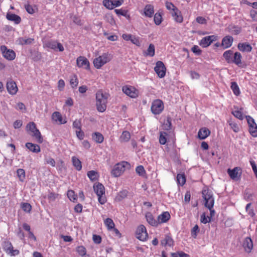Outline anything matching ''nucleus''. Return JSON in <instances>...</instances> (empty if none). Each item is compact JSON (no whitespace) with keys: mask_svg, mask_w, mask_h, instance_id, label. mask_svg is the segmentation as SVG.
<instances>
[{"mask_svg":"<svg viewBox=\"0 0 257 257\" xmlns=\"http://www.w3.org/2000/svg\"><path fill=\"white\" fill-rule=\"evenodd\" d=\"M109 97L108 93L103 92L101 90L97 91L96 93V106L99 112H103L105 111Z\"/></svg>","mask_w":257,"mask_h":257,"instance_id":"f257e3e1","label":"nucleus"},{"mask_svg":"<svg viewBox=\"0 0 257 257\" xmlns=\"http://www.w3.org/2000/svg\"><path fill=\"white\" fill-rule=\"evenodd\" d=\"M112 58V56L110 53H103L102 55L94 59L93 64L95 68L99 69L103 65L109 62Z\"/></svg>","mask_w":257,"mask_h":257,"instance_id":"f03ea898","label":"nucleus"},{"mask_svg":"<svg viewBox=\"0 0 257 257\" xmlns=\"http://www.w3.org/2000/svg\"><path fill=\"white\" fill-rule=\"evenodd\" d=\"M93 189L98 197L99 203L102 205L104 204L107 201V198L105 194L104 186L102 184L98 183L94 185Z\"/></svg>","mask_w":257,"mask_h":257,"instance_id":"7ed1b4c3","label":"nucleus"},{"mask_svg":"<svg viewBox=\"0 0 257 257\" xmlns=\"http://www.w3.org/2000/svg\"><path fill=\"white\" fill-rule=\"evenodd\" d=\"M26 129L27 131L31 132V135L37 140L38 143L40 144L43 143V139L41 133L39 130L37 128L36 124L34 122H29L26 126Z\"/></svg>","mask_w":257,"mask_h":257,"instance_id":"20e7f679","label":"nucleus"},{"mask_svg":"<svg viewBox=\"0 0 257 257\" xmlns=\"http://www.w3.org/2000/svg\"><path fill=\"white\" fill-rule=\"evenodd\" d=\"M0 51L3 57L8 61H12L16 58V52L13 50L9 49L5 45L0 46Z\"/></svg>","mask_w":257,"mask_h":257,"instance_id":"39448f33","label":"nucleus"},{"mask_svg":"<svg viewBox=\"0 0 257 257\" xmlns=\"http://www.w3.org/2000/svg\"><path fill=\"white\" fill-rule=\"evenodd\" d=\"M122 92L132 98H136L139 96V90L135 87L126 85L122 87Z\"/></svg>","mask_w":257,"mask_h":257,"instance_id":"423d86ee","label":"nucleus"},{"mask_svg":"<svg viewBox=\"0 0 257 257\" xmlns=\"http://www.w3.org/2000/svg\"><path fill=\"white\" fill-rule=\"evenodd\" d=\"M2 246L4 250L11 256H15L20 253L19 250L14 249L12 243L8 240L4 241Z\"/></svg>","mask_w":257,"mask_h":257,"instance_id":"0eeeda50","label":"nucleus"},{"mask_svg":"<svg viewBox=\"0 0 257 257\" xmlns=\"http://www.w3.org/2000/svg\"><path fill=\"white\" fill-rule=\"evenodd\" d=\"M127 164V162H122L115 165L111 172L112 176L115 177L120 176L124 172Z\"/></svg>","mask_w":257,"mask_h":257,"instance_id":"6e6552de","label":"nucleus"},{"mask_svg":"<svg viewBox=\"0 0 257 257\" xmlns=\"http://www.w3.org/2000/svg\"><path fill=\"white\" fill-rule=\"evenodd\" d=\"M151 111L154 114H160L164 109L163 102L160 99H156L152 103Z\"/></svg>","mask_w":257,"mask_h":257,"instance_id":"1a4fd4ad","label":"nucleus"},{"mask_svg":"<svg viewBox=\"0 0 257 257\" xmlns=\"http://www.w3.org/2000/svg\"><path fill=\"white\" fill-rule=\"evenodd\" d=\"M202 196L204 198L205 202V206L208 209H210L213 207L214 204V200L212 195L209 193L208 190H204L202 191Z\"/></svg>","mask_w":257,"mask_h":257,"instance_id":"9d476101","label":"nucleus"},{"mask_svg":"<svg viewBox=\"0 0 257 257\" xmlns=\"http://www.w3.org/2000/svg\"><path fill=\"white\" fill-rule=\"evenodd\" d=\"M136 237L141 241H146L148 237L146 227L144 225H139L137 228Z\"/></svg>","mask_w":257,"mask_h":257,"instance_id":"9b49d317","label":"nucleus"},{"mask_svg":"<svg viewBox=\"0 0 257 257\" xmlns=\"http://www.w3.org/2000/svg\"><path fill=\"white\" fill-rule=\"evenodd\" d=\"M154 70L160 78H164L166 75V68L162 61H158L156 62Z\"/></svg>","mask_w":257,"mask_h":257,"instance_id":"f8f14e48","label":"nucleus"},{"mask_svg":"<svg viewBox=\"0 0 257 257\" xmlns=\"http://www.w3.org/2000/svg\"><path fill=\"white\" fill-rule=\"evenodd\" d=\"M218 40V36L216 35H210L203 37L199 42V45L202 48H207L210 46L211 43Z\"/></svg>","mask_w":257,"mask_h":257,"instance_id":"ddd939ff","label":"nucleus"},{"mask_svg":"<svg viewBox=\"0 0 257 257\" xmlns=\"http://www.w3.org/2000/svg\"><path fill=\"white\" fill-rule=\"evenodd\" d=\"M227 173L231 179L237 180L240 178L241 170L239 167H235L233 169H228Z\"/></svg>","mask_w":257,"mask_h":257,"instance_id":"4468645a","label":"nucleus"},{"mask_svg":"<svg viewBox=\"0 0 257 257\" xmlns=\"http://www.w3.org/2000/svg\"><path fill=\"white\" fill-rule=\"evenodd\" d=\"M52 120L58 124H65L67 122L66 117H63L60 112L55 111L52 114Z\"/></svg>","mask_w":257,"mask_h":257,"instance_id":"2eb2a0df","label":"nucleus"},{"mask_svg":"<svg viewBox=\"0 0 257 257\" xmlns=\"http://www.w3.org/2000/svg\"><path fill=\"white\" fill-rule=\"evenodd\" d=\"M76 63L79 68H83L87 70L90 69V63L84 56L78 57L76 60Z\"/></svg>","mask_w":257,"mask_h":257,"instance_id":"dca6fc26","label":"nucleus"},{"mask_svg":"<svg viewBox=\"0 0 257 257\" xmlns=\"http://www.w3.org/2000/svg\"><path fill=\"white\" fill-rule=\"evenodd\" d=\"M7 89L8 92L11 95L16 94L18 90L16 83L12 80L7 82Z\"/></svg>","mask_w":257,"mask_h":257,"instance_id":"f3484780","label":"nucleus"},{"mask_svg":"<svg viewBox=\"0 0 257 257\" xmlns=\"http://www.w3.org/2000/svg\"><path fill=\"white\" fill-rule=\"evenodd\" d=\"M46 45L47 47L54 50H56L57 49H58L60 52H62L64 50L63 45L60 43L55 41H49L46 44Z\"/></svg>","mask_w":257,"mask_h":257,"instance_id":"a211bd4d","label":"nucleus"},{"mask_svg":"<svg viewBox=\"0 0 257 257\" xmlns=\"http://www.w3.org/2000/svg\"><path fill=\"white\" fill-rule=\"evenodd\" d=\"M145 217L147 222L150 225L154 227H157L159 225V221L158 219H156L151 212H147L146 213Z\"/></svg>","mask_w":257,"mask_h":257,"instance_id":"6ab92c4d","label":"nucleus"},{"mask_svg":"<svg viewBox=\"0 0 257 257\" xmlns=\"http://www.w3.org/2000/svg\"><path fill=\"white\" fill-rule=\"evenodd\" d=\"M233 42V38L231 36H226L223 38L221 44V46L223 49H227L230 47Z\"/></svg>","mask_w":257,"mask_h":257,"instance_id":"aec40b11","label":"nucleus"},{"mask_svg":"<svg viewBox=\"0 0 257 257\" xmlns=\"http://www.w3.org/2000/svg\"><path fill=\"white\" fill-rule=\"evenodd\" d=\"M210 134V130L207 127H204L201 128L198 133V138L200 140H204L207 138Z\"/></svg>","mask_w":257,"mask_h":257,"instance_id":"412c9836","label":"nucleus"},{"mask_svg":"<svg viewBox=\"0 0 257 257\" xmlns=\"http://www.w3.org/2000/svg\"><path fill=\"white\" fill-rule=\"evenodd\" d=\"M243 246L245 251L248 253L251 252L253 247V243L250 237H246L243 241Z\"/></svg>","mask_w":257,"mask_h":257,"instance_id":"4be33fe9","label":"nucleus"},{"mask_svg":"<svg viewBox=\"0 0 257 257\" xmlns=\"http://www.w3.org/2000/svg\"><path fill=\"white\" fill-rule=\"evenodd\" d=\"M161 243L164 246L173 247L174 245V241L170 235H166L164 238L161 241Z\"/></svg>","mask_w":257,"mask_h":257,"instance_id":"5701e85b","label":"nucleus"},{"mask_svg":"<svg viewBox=\"0 0 257 257\" xmlns=\"http://www.w3.org/2000/svg\"><path fill=\"white\" fill-rule=\"evenodd\" d=\"M171 218L170 213L168 211L163 212L158 216L159 225L167 222Z\"/></svg>","mask_w":257,"mask_h":257,"instance_id":"b1692460","label":"nucleus"},{"mask_svg":"<svg viewBox=\"0 0 257 257\" xmlns=\"http://www.w3.org/2000/svg\"><path fill=\"white\" fill-rule=\"evenodd\" d=\"M238 49L242 52H250L252 50L251 45L247 43H239L237 45Z\"/></svg>","mask_w":257,"mask_h":257,"instance_id":"393cba45","label":"nucleus"},{"mask_svg":"<svg viewBox=\"0 0 257 257\" xmlns=\"http://www.w3.org/2000/svg\"><path fill=\"white\" fill-rule=\"evenodd\" d=\"M144 13L146 17L152 18L154 14V8L152 5H147L144 9Z\"/></svg>","mask_w":257,"mask_h":257,"instance_id":"a878e982","label":"nucleus"},{"mask_svg":"<svg viewBox=\"0 0 257 257\" xmlns=\"http://www.w3.org/2000/svg\"><path fill=\"white\" fill-rule=\"evenodd\" d=\"M172 17L175 22L177 23H181L183 21V18L181 12L178 10V9H175V11L171 12Z\"/></svg>","mask_w":257,"mask_h":257,"instance_id":"bb28decb","label":"nucleus"},{"mask_svg":"<svg viewBox=\"0 0 257 257\" xmlns=\"http://www.w3.org/2000/svg\"><path fill=\"white\" fill-rule=\"evenodd\" d=\"M241 59V54L238 52H236L234 53L231 63L235 64L238 67H241L242 64Z\"/></svg>","mask_w":257,"mask_h":257,"instance_id":"cd10ccee","label":"nucleus"},{"mask_svg":"<svg viewBox=\"0 0 257 257\" xmlns=\"http://www.w3.org/2000/svg\"><path fill=\"white\" fill-rule=\"evenodd\" d=\"M26 147L30 151L34 153H39L41 151L40 147L39 145L33 144L32 143H27Z\"/></svg>","mask_w":257,"mask_h":257,"instance_id":"c85d7f7f","label":"nucleus"},{"mask_svg":"<svg viewBox=\"0 0 257 257\" xmlns=\"http://www.w3.org/2000/svg\"><path fill=\"white\" fill-rule=\"evenodd\" d=\"M233 52L231 50H229L225 51L223 53V57L228 63L231 64L233 59Z\"/></svg>","mask_w":257,"mask_h":257,"instance_id":"c756f323","label":"nucleus"},{"mask_svg":"<svg viewBox=\"0 0 257 257\" xmlns=\"http://www.w3.org/2000/svg\"><path fill=\"white\" fill-rule=\"evenodd\" d=\"M6 17L8 20L14 22L16 24H19L21 22V17L14 14H8Z\"/></svg>","mask_w":257,"mask_h":257,"instance_id":"7c9ffc66","label":"nucleus"},{"mask_svg":"<svg viewBox=\"0 0 257 257\" xmlns=\"http://www.w3.org/2000/svg\"><path fill=\"white\" fill-rule=\"evenodd\" d=\"M131 134L127 131H123L119 137V140L121 143H126L130 141L131 139Z\"/></svg>","mask_w":257,"mask_h":257,"instance_id":"2f4dec72","label":"nucleus"},{"mask_svg":"<svg viewBox=\"0 0 257 257\" xmlns=\"http://www.w3.org/2000/svg\"><path fill=\"white\" fill-rule=\"evenodd\" d=\"M227 123L230 127V128L235 133H237L239 131V126L237 122L233 120L232 118H230L227 121Z\"/></svg>","mask_w":257,"mask_h":257,"instance_id":"473e14b6","label":"nucleus"},{"mask_svg":"<svg viewBox=\"0 0 257 257\" xmlns=\"http://www.w3.org/2000/svg\"><path fill=\"white\" fill-rule=\"evenodd\" d=\"M114 12L118 16H122L125 17L127 20L131 19L130 15L128 14V11L122 9H115Z\"/></svg>","mask_w":257,"mask_h":257,"instance_id":"72a5a7b5","label":"nucleus"},{"mask_svg":"<svg viewBox=\"0 0 257 257\" xmlns=\"http://www.w3.org/2000/svg\"><path fill=\"white\" fill-rule=\"evenodd\" d=\"M34 39L33 38L20 37L18 39L17 42L19 45H24L31 44L34 42Z\"/></svg>","mask_w":257,"mask_h":257,"instance_id":"f704fd0d","label":"nucleus"},{"mask_svg":"<svg viewBox=\"0 0 257 257\" xmlns=\"http://www.w3.org/2000/svg\"><path fill=\"white\" fill-rule=\"evenodd\" d=\"M69 83L72 88H75L77 87L79 80L76 74H73L70 76Z\"/></svg>","mask_w":257,"mask_h":257,"instance_id":"c9c22d12","label":"nucleus"},{"mask_svg":"<svg viewBox=\"0 0 257 257\" xmlns=\"http://www.w3.org/2000/svg\"><path fill=\"white\" fill-rule=\"evenodd\" d=\"M128 194V191L126 190H123L119 191L115 196V200L117 201H120L125 198Z\"/></svg>","mask_w":257,"mask_h":257,"instance_id":"e433bc0d","label":"nucleus"},{"mask_svg":"<svg viewBox=\"0 0 257 257\" xmlns=\"http://www.w3.org/2000/svg\"><path fill=\"white\" fill-rule=\"evenodd\" d=\"M72 162L73 165L77 171H80L81 170V162L79 159L75 156H73L72 157Z\"/></svg>","mask_w":257,"mask_h":257,"instance_id":"4c0bfd02","label":"nucleus"},{"mask_svg":"<svg viewBox=\"0 0 257 257\" xmlns=\"http://www.w3.org/2000/svg\"><path fill=\"white\" fill-rule=\"evenodd\" d=\"M93 139L97 143L100 144L103 142L104 137L103 135L98 132L94 133L92 135Z\"/></svg>","mask_w":257,"mask_h":257,"instance_id":"58836bf2","label":"nucleus"},{"mask_svg":"<svg viewBox=\"0 0 257 257\" xmlns=\"http://www.w3.org/2000/svg\"><path fill=\"white\" fill-rule=\"evenodd\" d=\"M104 223L109 230L112 229L115 226V224L113 220L110 218H107L104 220Z\"/></svg>","mask_w":257,"mask_h":257,"instance_id":"ea45409f","label":"nucleus"},{"mask_svg":"<svg viewBox=\"0 0 257 257\" xmlns=\"http://www.w3.org/2000/svg\"><path fill=\"white\" fill-rule=\"evenodd\" d=\"M87 175L90 180L92 181L97 180L99 177L98 173L93 170L88 171Z\"/></svg>","mask_w":257,"mask_h":257,"instance_id":"a19ab883","label":"nucleus"},{"mask_svg":"<svg viewBox=\"0 0 257 257\" xmlns=\"http://www.w3.org/2000/svg\"><path fill=\"white\" fill-rule=\"evenodd\" d=\"M177 181L180 186H183L186 181V176L184 174H178L177 175Z\"/></svg>","mask_w":257,"mask_h":257,"instance_id":"79ce46f5","label":"nucleus"},{"mask_svg":"<svg viewBox=\"0 0 257 257\" xmlns=\"http://www.w3.org/2000/svg\"><path fill=\"white\" fill-rule=\"evenodd\" d=\"M230 88L234 95L238 96L240 94V89L236 82H232L231 83Z\"/></svg>","mask_w":257,"mask_h":257,"instance_id":"37998d69","label":"nucleus"},{"mask_svg":"<svg viewBox=\"0 0 257 257\" xmlns=\"http://www.w3.org/2000/svg\"><path fill=\"white\" fill-rule=\"evenodd\" d=\"M168 134L165 132H160L159 136V143L161 145H165L167 143V136Z\"/></svg>","mask_w":257,"mask_h":257,"instance_id":"c03bdc74","label":"nucleus"},{"mask_svg":"<svg viewBox=\"0 0 257 257\" xmlns=\"http://www.w3.org/2000/svg\"><path fill=\"white\" fill-rule=\"evenodd\" d=\"M155 46L153 44H150L146 52V56L153 57L155 55Z\"/></svg>","mask_w":257,"mask_h":257,"instance_id":"a18cd8bd","label":"nucleus"},{"mask_svg":"<svg viewBox=\"0 0 257 257\" xmlns=\"http://www.w3.org/2000/svg\"><path fill=\"white\" fill-rule=\"evenodd\" d=\"M154 23L156 25H160L162 21H163V18L161 14L160 13H156L154 15Z\"/></svg>","mask_w":257,"mask_h":257,"instance_id":"49530a36","label":"nucleus"},{"mask_svg":"<svg viewBox=\"0 0 257 257\" xmlns=\"http://www.w3.org/2000/svg\"><path fill=\"white\" fill-rule=\"evenodd\" d=\"M249 132L253 137H257V125L256 123L249 126Z\"/></svg>","mask_w":257,"mask_h":257,"instance_id":"de8ad7c7","label":"nucleus"},{"mask_svg":"<svg viewBox=\"0 0 257 257\" xmlns=\"http://www.w3.org/2000/svg\"><path fill=\"white\" fill-rule=\"evenodd\" d=\"M163 128L165 130L169 131L172 128L171 118L167 117L166 121L164 123Z\"/></svg>","mask_w":257,"mask_h":257,"instance_id":"09e8293b","label":"nucleus"},{"mask_svg":"<svg viewBox=\"0 0 257 257\" xmlns=\"http://www.w3.org/2000/svg\"><path fill=\"white\" fill-rule=\"evenodd\" d=\"M67 196L70 201L75 202L77 200V195L73 190H69L67 192Z\"/></svg>","mask_w":257,"mask_h":257,"instance_id":"8fccbe9b","label":"nucleus"},{"mask_svg":"<svg viewBox=\"0 0 257 257\" xmlns=\"http://www.w3.org/2000/svg\"><path fill=\"white\" fill-rule=\"evenodd\" d=\"M17 176L19 178V180L23 182L25 179V171L23 169H19L17 171Z\"/></svg>","mask_w":257,"mask_h":257,"instance_id":"3c124183","label":"nucleus"},{"mask_svg":"<svg viewBox=\"0 0 257 257\" xmlns=\"http://www.w3.org/2000/svg\"><path fill=\"white\" fill-rule=\"evenodd\" d=\"M59 196V195L58 193H55L54 192H50L48 195V200L49 202L54 201L56 199H57Z\"/></svg>","mask_w":257,"mask_h":257,"instance_id":"603ef678","label":"nucleus"},{"mask_svg":"<svg viewBox=\"0 0 257 257\" xmlns=\"http://www.w3.org/2000/svg\"><path fill=\"white\" fill-rule=\"evenodd\" d=\"M21 208L24 211L27 212H30L32 210V206L31 204L28 203H22Z\"/></svg>","mask_w":257,"mask_h":257,"instance_id":"864d4df0","label":"nucleus"},{"mask_svg":"<svg viewBox=\"0 0 257 257\" xmlns=\"http://www.w3.org/2000/svg\"><path fill=\"white\" fill-rule=\"evenodd\" d=\"M232 114L237 118L242 120L243 119V113L240 110H234L232 111Z\"/></svg>","mask_w":257,"mask_h":257,"instance_id":"5fc2aeb1","label":"nucleus"},{"mask_svg":"<svg viewBox=\"0 0 257 257\" xmlns=\"http://www.w3.org/2000/svg\"><path fill=\"white\" fill-rule=\"evenodd\" d=\"M102 4L106 9H113L112 0H103Z\"/></svg>","mask_w":257,"mask_h":257,"instance_id":"6e6d98bb","label":"nucleus"},{"mask_svg":"<svg viewBox=\"0 0 257 257\" xmlns=\"http://www.w3.org/2000/svg\"><path fill=\"white\" fill-rule=\"evenodd\" d=\"M76 251L81 256H84L86 253V248L83 246H78L76 248Z\"/></svg>","mask_w":257,"mask_h":257,"instance_id":"4d7b16f0","label":"nucleus"},{"mask_svg":"<svg viewBox=\"0 0 257 257\" xmlns=\"http://www.w3.org/2000/svg\"><path fill=\"white\" fill-rule=\"evenodd\" d=\"M199 231V228L198 225H195L191 229V232L192 236L194 238H196L197 233Z\"/></svg>","mask_w":257,"mask_h":257,"instance_id":"13d9d810","label":"nucleus"},{"mask_svg":"<svg viewBox=\"0 0 257 257\" xmlns=\"http://www.w3.org/2000/svg\"><path fill=\"white\" fill-rule=\"evenodd\" d=\"M200 220L202 223L206 224L208 222H210L211 219L210 217H209V216H206L205 214L203 213L201 215Z\"/></svg>","mask_w":257,"mask_h":257,"instance_id":"bf43d9fd","label":"nucleus"},{"mask_svg":"<svg viewBox=\"0 0 257 257\" xmlns=\"http://www.w3.org/2000/svg\"><path fill=\"white\" fill-rule=\"evenodd\" d=\"M136 172L139 175H141V176L144 175L146 173V171H145V170L144 167L142 165L137 167L136 169Z\"/></svg>","mask_w":257,"mask_h":257,"instance_id":"052dcab7","label":"nucleus"},{"mask_svg":"<svg viewBox=\"0 0 257 257\" xmlns=\"http://www.w3.org/2000/svg\"><path fill=\"white\" fill-rule=\"evenodd\" d=\"M65 86V83L63 79L59 80V81L58 82L57 87H58V89L60 91H62L64 90Z\"/></svg>","mask_w":257,"mask_h":257,"instance_id":"680f3d73","label":"nucleus"},{"mask_svg":"<svg viewBox=\"0 0 257 257\" xmlns=\"http://www.w3.org/2000/svg\"><path fill=\"white\" fill-rule=\"evenodd\" d=\"M165 6H166V8L168 10L172 11L171 12H173L174 11H175V9H178L174 5V4L173 3H172L171 2H166Z\"/></svg>","mask_w":257,"mask_h":257,"instance_id":"e2e57ef3","label":"nucleus"},{"mask_svg":"<svg viewBox=\"0 0 257 257\" xmlns=\"http://www.w3.org/2000/svg\"><path fill=\"white\" fill-rule=\"evenodd\" d=\"M251 204L250 203H248L245 207L246 211L248 212V214L251 216L253 217L255 215V213L252 209L250 208Z\"/></svg>","mask_w":257,"mask_h":257,"instance_id":"0e129e2a","label":"nucleus"},{"mask_svg":"<svg viewBox=\"0 0 257 257\" xmlns=\"http://www.w3.org/2000/svg\"><path fill=\"white\" fill-rule=\"evenodd\" d=\"M73 128H76L77 130L81 129V122L80 120L76 119L73 123Z\"/></svg>","mask_w":257,"mask_h":257,"instance_id":"69168bd1","label":"nucleus"},{"mask_svg":"<svg viewBox=\"0 0 257 257\" xmlns=\"http://www.w3.org/2000/svg\"><path fill=\"white\" fill-rule=\"evenodd\" d=\"M249 14L252 20L254 22H257V11L251 10L250 11Z\"/></svg>","mask_w":257,"mask_h":257,"instance_id":"338daca9","label":"nucleus"},{"mask_svg":"<svg viewBox=\"0 0 257 257\" xmlns=\"http://www.w3.org/2000/svg\"><path fill=\"white\" fill-rule=\"evenodd\" d=\"M250 162V164L252 167V170L255 174V177H256L257 178V167H256V165L255 164V163L254 161L253 160H250L249 161Z\"/></svg>","mask_w":257,"mask_h":257,"instance_id":"774afa93","label":"nucleus"}]
</instances>
